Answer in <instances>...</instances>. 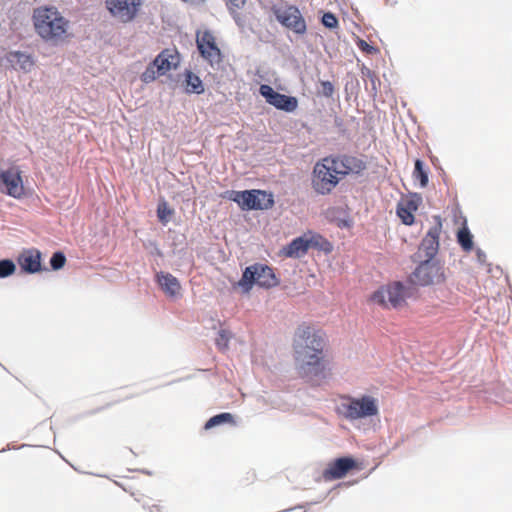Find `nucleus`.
<instances>
[{
    "mask_svg": "<svg viewBox=\"0 0 512 512\" xmlns=\"http://www.w3.org/2000/svg\"><path fill=\"white\" fill-rule=\"evenodd\" d=\"M328 340L323 330L302 323L295 331L293 340L296 369L300 377L320 385L330 375L327 360Z\"/></svg>",
    "mask_w": 512,
    "mask_h": 512,
    "instance_id": "nucleus-1",
    "label": "nucleus"
},
{
    "mask_svg": "<svg viewBox=\"0 0 512 512\" xmlns=\"http://www.w3.org/2000/svg\"><path fill=\"white\" fill-rule=\"evenodd\" d=\"M36 32L45 40L58 39L66 33L68 22L53 7L37 8L33 14Z\"/></svg>",
    "mask_w": 512,
    "mask_h": 512,
    "instance_id": "nucleus-2",
    "label": "nucleus"
},
{
    "mask_svg": "<svg viewBox=\"0 0 512 512\" xmlns=\"http://www.w3.org/2000/svg\"><path fill=\"white\" fill-rule=\"evenodd\" d=\"M338 412L348 420H358L378 415V402L372 396L364 395L360 398L343 396Z\"/></svg>",
    "mask_w": 512,
    "mask_h": 512,
    "instance_id": "nucleus-3",
    "label": "nucleus"
},
{
    "mask_svg": "<svg viewBox=\"0 0 512 512\" xmlns=\"http://www.w3.org/2000/svg\"><path fill=\"white\" fill-rule=\"evenodd\" d=\"M340 173L335 167L334 157H325L318 161L313 169L312 187L318 194L326 195L339 183Z\"/></svg>",
    "mask_w": 512,
    "mask_h": 512,
    "instance_id": "nucleus-4",
    "label": "nucleus"
},
{
    "mask_svg": "<svg viewBox=\"0 0 512 512\" xmlns=\"http://www.w3.org/2000/svg\"><path fill=\"white\" fill-rule=\"evenodd\" d=\"M253 285L268 289L278 285V279L272 268L261 263H255L244 270L239 281V286L247 293Z\"/></svg>",
    "mask_w": 512,
    "mask_h": 512,
    "instance_id": "nucleus-5",
    "label": "nucleus"
},
{
    "mask_svg": "<svg viewBox=\"0 0 512 512\" xmlns=\"http://www.w3.org/2000/svg\"><path fill=\"white\" fill-rule=\"evenodd\" d=\"M195 38L200 56L212 68H219L223 62L224 55L219 47L215 34L208 29L197 30Z\"/></svg>",
    "mask_w": 512,
    "mask_h": 512,
    "instance_id": "nucleus-6",
    "label": "nucleus"
},
{
    "mask_svg": "<svg viewBox=\"0 0 512 512\" xmlns=\"http://www.w3.org/2000/svg\"><path fill=\"white\" fill-rule=\"evenodd\" d=\"M230 199L242 210H267L274 205L273 195L263 190L232 191Z\"/></svg>",
    "mask_w": 512,
    "mask_h": 512,
    "instance_id": "nucleus-7",
    "label": "nucleus"
},
{
    "mask_svg": "<svg viewBox=\"0 0 512 512\" xmlns=\"http://www.w3.org/2000/svg\"><path fill=\"white\" fill-rule=\"evenodd\" d=\"M407 289L401 282H393L380 287L371 296V301L383 308L398 309L405 304Z\"/></svg>",
    "mask_w": 512,
    "mask_h": 512,
    "instance_id": "nucleus-8",
    "label": "nucleus"
},
{
    "mask_svg": "<svg viewBox=\"0 0 512 512\" xmlns=\"http://www.w3.org/2000/svg\"><path fill=\"white\" fill-rule=\"evenodd\" d=\"M272 12L278 22H280L283 26L291 29L297 34L305 33L306 22L296 6L288 4L273 6Z\"/></svg>",
    "mask_w": 512,
    "mask_h": 512,
    "instance_id": "nucleus-9",
    "label": "nucleus"
},
{
    "mask_svg": "<svg viewBox=\"0 0 512 512\" xmlns=\"http://www.w3.org/2000/svg\"><path fill=\"white\" fill-rule=\"evenodd\" d=\"M409 281L420 286L438 284L444 281V273L439 264L426 260L417 266Z\"/></svg>",
    "mask_w": 512,
    "mask_h": 512,
    "instance_id": "nucleus-10",
    "label": "nucleus"
},
{
    "mask_svg": "<svg viewBox=\"0 0 512 512\" xmlns=\"http://www.w3.org/2000/svg\"><path fill=\"white\" fill-rule=\"evenodd\" d=\"M18 167L0 169V192L15 199L25 196L23 179Z\"/></svg>",
    "mask_w": 512,
    "mask_h": 512,
    "instance_id": "nucleus-11",
    "label": "nucleus"
},
{
    "mask_svg": "<svg viewBox=\"0 0 512 512\" xmlns=\"http://www.w3.org/2000/svg\"><path fill=\"white\" fill-rule=\"evenodd\" d=\"M105 5L112 17L122 23H128L137 16L142 0H106Z\"/></svg>",
    "mask_w": 512,
    "mask_h": 512,
    "instance_id": "nucleus-12",
    "label": "nucleus"
},
{
    "mask_svg": "<svg viewBox=\"0 0 512 512\" xmlns=\"http://www.w3.org/2000/svg\"><path fill=\"white\" fill-rule=\"evenodd\" d=\"M259 93L265 98L268 104L279 110L293 112L298 107V100L295 97L276 92L267 84L260 86Z\"/></svg>",
    "mask_w": 512,
    "mask_h": 512,
    "instance_id": "nucleus-13",
    "label": "nucleus"
},
{
    "mask_svg": "<svg viewBox=\"0 0 512 512\" xmlns=\"http://www.w3.org/2000/svg\"><path fill=\"white\" fill-rule=\"evenodd\" d=\"M21 271L25 274H36L49 269L42 265V253L36 248L24 249L17 257Z\"/></svg>",
    "mask_w": 512,
    "mask_h": 512,
    "instance_id": "nucleus-14",
    "label": "nucleus"
},
{
    "mask_svg": "<svg viewBox=\"0 0 512 512\" xmlns=\"http://www.w3.org/2000/svg\"><path fill=\"white\" fill-rule=\"evenodd\" d=\"M356 468V462L351 457H341L330 462L322 473L325 481L341 479L352 469Z\"/></svg>",
    "mask_w": 512,
    "mask_h": 512,
    "instance_id": "nucleus-15",
    "label": "nucleus"
},
{
    "mask_svg": "<svg viewBox=\"0 0 512 512\" xmlns=\"http://www.w3.org/2000/svg\"><path fill=\"white\" fill-rule=\"evenodd\" d=\"M441 231V219L440 217H436V224L428 230L420 245V249L425 252V256L429 259L433 258L439 249Z\"/></svg>",
    "mask_w": 512,
    "mask_h": 512,
    "instance_id": "nucleus-16",
    "label": "nucleus"
},
{
    "mask_svg": "<svg viewBox=\"0 0 512 512\" xmlns=\"http://www.w3.org/2000/svg\"><path fill=\"white\" fill-rule=\"evenodd\" d=\"M335 167L340 175H347L350 173L359 174L366 168V163L355 156L343 155L334 157Z\"/></svg>",
    "mask_w": 512,
    "mask_h": 512,
    "instance_id": "nucleus-17",
    "label": "nucleus"
},
{
    "mask_svg": "<svg viewBox=\"0 0 512 512\" xmlns=\"http://www.w3.org/2000/svg\"><path fill=\"white\" fill-rule=\"evenodd\" d=\"M308 251L307 234L293 239L282 252L286 257L299 258L305 255Z\"/></svg>",
    "mask_w": 512,
    "mask_h": 512,
    "instance_id": "nucleus-18",
    "label": "nucleus"
},
{
    "mask_svg": "<svg viewBox=\"0 0 512 512\" xmlns=\"http://www.w3.org/2000/svg\"><path fill=\"white\" fill-rule=\"evenodd\" d=\"M181 62V56L175 47L162 50V74L176 69Z\"/></svg>",
    "mask_w": 512,
    "mask_h": 512,
    "instance_id": "nucleus-19",
    "label": "nucleus"
},
{
    "mask_svg": "<svg viewBox=\"0 0 512 512\" xmlns=\"http://www.w3.org/2000/svg\"><path fill=\"white\" fill-rule=\"evenodd\" d=\"M185 78L182 82L185 92L189 94H202L204 92V85L198 75L190 70H186Z\"/></svg>",
    "mask_w": 512,
    "mask_h": 512,
    "instance_id": "nucleus-20",
    "label": "nucleus"
},
{
    "mask_svg": "<svg viewBox=\"0 0 512 512\" xmlns=\"http://www.w3.org/2000/svg\"><path fill=\"white\" fill-rule=\"evenodd\" d=\"M7 60L11 63L12 66L17 65L24 72L30 71L34 64L30 55L20 51L10 52L7 55Z\"/></svg>",
    "mask_w": 512,
    "mask_h": 512,
    "instance_id": "nucleus-21",
    "label": "nucleus"
},
{
    "mask_svg": "<svg viewBox=\"0 0 512 512\" xmlns=\"http://www.w3.org/2000/svg\"><path fill=\"white\" fill-rule=\"evenodd\" d=\"M417 210V205L414 201L408 200L404 203H399L397 206V215L405 225H412L414 223V212Z\"/></svg>",
    "mask_w": 512,
    "mask_h": 512,
    "instance_id": "nucleus-22",
    "label": "nucleus"
},
{
    "mask_svg": "<svg viewBox=\"0 0 512 512\" xmlns=\"http://www.w3.org/2000/svg\"><path fill=\"white\" fill-rule=\"evenodd\" d=\"M157 76H160V53L155 56L153 61L147 66L141 75V80L144 83L154 81Z\"/></svg>",
    "mask_w": 512,
    "mask_h": 512,
    "instance_id": "nucleus-23",
    "label": "nucleus"
},
{
    "mask_svg": "<svg viewBox=\"0 0 512 512\" xmlns=\"http://www.w3.org/2000/svg\"><path fill=\"white\" fill-rule=\"evenodd\" d=\"M246 1L247 0H226L227 8L239 26H242L245 22L241 10L244 8Z\"/></svg>",
    "mask_w": 512,
    "mask_h": 512,
    "instance_id": "nucleus-24",
    "label": "nucleus"
},
{
    "mask_svg": "<svg viewBox=\"0 0 512 512\" xmlns=\"http://www.w3.org/2000/svg\"><path fill=\"white\" fill-rule=\"evenodd\" d=\"M163 283L162 288L171 298L178 297L181 291V285L179 281L172 275H162Z\"/></svg>",
    "mask_w": 512,
    "mask_h": 512,
    "instance_id": "nucleus-25",
    "label": "nucleus"
},
{
    "mask_svg": "<svg viewBox=\"0 0 512 512\" xmlns=\"http://www.w3.org/2000/svg\"><path fill=\"white\" fill-rule=\"evenodd\" d=\"M472 235L469 231V229L466 226H463L459 231L457 232V240L460 246L464 251H471L473 249V240Z\"/></svg>",
    "mask_w": 512,
    "mask_h": 512,
    "instance_id": "nucleus-26",
    "label": "nucleus"
},
{
    "mask_svg": "<svg viewBox=\"0 0 512 512\" xmlns=\"http://www.w3.org/2000/svg\"><path fill=\"white\" fill-rule=\"evenodd\" d=\"M223 423H234V419H233L232 414L225 412V413H221V414L215 415V416L211 417L205 423L204 428L205 429H210L212 427L218 426V425L223 424Z\"/></svg>",
    "mask_w": 512,
    "mask_h": 512,
    "instance_id": "nucleus-27",
    "label": "nucleus"
},
{
    "mask_svg": "<svg viewBox=\"0 0 512 512\" xmlns=\"http://www.w3.org/2000/svg\"><path fill=\"white\" fill-rule=\"evenodd\" d=\"M413 178L420 182L421 187H426L428 184V174L424 170L423 162L419 159L415 161V168L413 171Z\"/></svg>",
    "mask_w": 512,
    "mask_h": 512,
    "instance_id": "nucleus-28",
    "label": "nucleus"
},
{
    "mask_svg": "<svg viewBox=\"0 0 512 512\" xmlns=\"http://www.w3.org/2000/svg\"><path fill=\"white\" fill-rule=\"evenodd\" d=\"M66 263V256L64 252L58 250L55 251L49 260L50 269L53 271H58L64 267Z\"/></svg>",
    "mask_w": 512,
    "mask_h": 512,
    "instance_id": "nucleus-29",
    "label": "nucleus"
},
{
    "mask_svg": "<svg viewBox=\"0 0 512 512\" xmlns=\"http://www.w3.org/2000/svg\"><path fill=\"white\" fill-rule=\"evenodd\" d=\"M16 265L13 260L5 258L0 260V279L7 278L14 274Z\"/></svg>",
    "mask_w": 512,
    "mask_h": 512,
    "instance_id": "nucleus-30",
    "label": "nucleus"
},
{
    "mask_svg": "<svg viewBox=\"0 0 512 512\" xmlns=\"http://www.w3.org/2000/svg\"><path fill=\"white\" fill-rule=\"evenodd\" d=\"M321 22L326 28L329 29H336L339 25L337 17L331 12L324 13Z\"/></svg>",
    "mask_w": 512,
    "mask_h": 512,
    "instance_id": "nucleus-31",
    "label": "nucleus"
},
{
    "mask_svg": "<svg viewBox=\"0 0 512 512\" xmlns=\"http://www.w3.org/2000/svg\"><path fill=\"white\" fill-rule=\"evenodd\" d=\"M307 242H308V249L310 247H321L322 248V244L324 242L327 243L321 235L313 234V233L307 234Z\"/></svg>",
    "mask_w": 512,
    "mask_h": 512,
    "instance_id": "nucleus-32",
    "label": "nucleus"
},
{
    "mask_svg": "<svg viewBox=\"0 0 512 512\" xmlns=\"http://www.w3.org/2000/svg\"><path fill=\"white\" fill-rule=\"evenodd\" d=\"M357 47L364 53L368 54V55H374L378 52V49L370 44H368L365 40L363 39H358L357 42Z\"/></svg>",
    "mask_w": 512,
    "mask_h": 512,
    "instance_id": "nucleus-33",
    "label": "nucleus"
},
{
    "mask_svg": "<svg viewBox=\"0 0 512 512\" xmlns=\"http://www.w3.org/2000/svg\"><path fill=\"white\" fill-rule=\"evenodd\" d=\"M321 93L325 97H331L334 93V86L330 81H321Z\"/></svg>",
    "mask_w": 512,
    "mask_h": 512,
    "instance_id": "nucleus-34",
    "label": "nucleus"
},
{
    "mask_svg": "<svg viewBox=\"0 0 512 512\" xmlns=\"http://www.w3.org/2000/svg\"><path fill=\"white\" fill-rule=\"evenodd\" d=\"M219 336L220 339L217 340V344L221 345L223 343V346L226 347L229 339L226 337L225 332L221 331Z\"/></svg>",
    "mask_w": 512,
    "mask_h": 512,
    "instance_id": "nucleus-35",
    "label": "nucleus"
},
{
    "mask_svg": "<svg viewBox=\"0 0 512 512\" xmlns=\"http://www.w3.org/2000/svg\"><path fill=\"white\" fill-rule=\"evenodd\" d=\"M367 76L370 78L372 86H373V89L376 91V82L378 81L377 76L375 75L374 72H371L369 70L367 72Z\"/></svg>",
    "mask_w": 512,
    "mask_h": 512,
    "instance_id": "nucleus-36",
    "label": "nucleus"
},
{
    "mask_svg": "<svg viewBox=\"0 0 512 512\" xmlns=\"http://www.w3.org/2000/svg\"><path fill=\"white\" fill-rule=\"evenodd\" d=\"M150 245L153 247V250H151L152 254H156L157 256H160V249L158 248L156 243L150 242Z\"/></svg>",
    "mask_w": 512,
    "mask_h": 512,
    "instance_id": "nucleus-37",
    "label": "nucleus"
},
{
    "mask_svg": "<svg viewBox=\"0 0 512 512\" xmlns=\"http://www.w3.org/2000/svg\"><path fill=\"white\" fill-rule=\"evenodd\" d=\"M183 2H186L191 5H198L204 2V0H182Z\"/></svg>",
    "mask_w": 512,
    "mask_h": 512,
    "instance_id": "nucleus-38",
    "label": "nucleus"
},
{
    "mask_svg": "<svg viewBox=\"0 0 512 512\" xmlns=\"http://www.w3.org/2000/svg\"><path fill=\"white\" fill-rule=\"evenodd\" d=\"M154 281L158 286H160V271L154 272Z\"/></svg>",
    "mask_w": 512,
    "mask_h": 512,
    "instance_id": "nucleus-39",
    "label": "nucleus"
},
{
    "mask_svg": "<svg viewBox=\"0 0 512 512\" xmlns=\"http://www.w3.org/2000/svg\"><path fill=\"white\" fill-rule=\"evenodd\" d=\"M155 213H156L157 218L160 220V213H161V210H160V200L156 204Z\"/></svg>",
    "mask_w": 512,
    "mask_h": 512,
    "instance_id": "nucleus-40",
    "label": "nucleus"
},
{
    "mask_svg": "<svg viewBox=\"0 0 512 512\" xmlns=\"http://www.w3.org/2000/svg\"><path fill=\"white\" fill-rule=\"evenodd\" d=\"M159 511H160V507L158 505H153L150 508V512H159Z\"/></svg>",
    "mask_w": 512,
    "mask_h": 512,
    "instance_id": "nucleus-41",
    "label": "nucleus"
},
{
    "mask_svg": "<svg viewBox=\"0 0 512 512\" xmlns=\"http://www.w3.org/2000/svg\"><path fill=\"white\" fill-rule=\"evenodd\" d=\"M165 212H166V205L165 204H162V210H161V213H162V220L164 219L165 217Z\"/></svg>",
    "mask_w": 512,
    "mask_h": 512,
    "instance_id": "nucleus-42",
    "label": "nucleus"
}]
</instances>
